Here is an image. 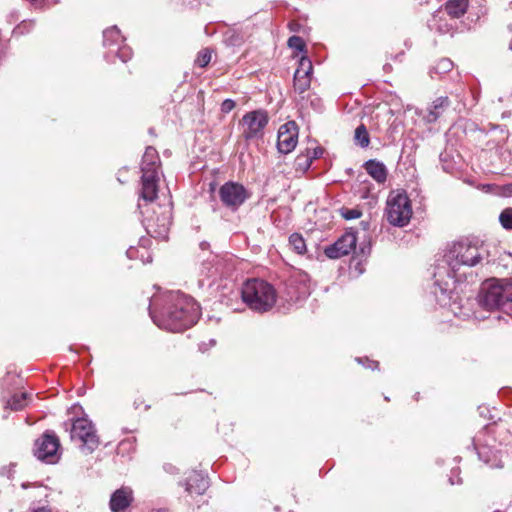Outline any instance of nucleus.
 <instances>
[{
    "mask_svg": "<svg viewBox=\"0 0 512 512\" xmlns=\"http://www.w3.org/2000/svg\"><path fill=\"white\" fill-rule=\"evenodd\" d=\"M154 308L149 307L153 322L160 328L172 332H182L197 323L200 316L199 305L180 291H169L153 300Z\"/></svg>",
    "mask_w": 512,
    "mask_h": 512,
    "instance_id": "obj_1",
    "label": "nucleus"
},
{
    "mask_svg": "<svg viewBox=\"0 0 512 512\" xmlns=\"http://www.w3.org/2000/svg\"><path fill=\"white\" fill-rule=\"evenodd\" d=\"M478 302L486 310L512 313V279H489L483 282Z\"/></svg>",
    "mask_w": 512,
    "mask_h": 512,
    "instance_id": "obj_2",
    "label": "nucleus"
},
{
    "mask_svg": "<svg viewBox=\"0 0 512 512\" xmlns=\"http://www.w3.org/2000/svg\"><path fill=\"white\" fill-rule=\"evenodd\" d=\"M241 298L251 310L263 313L275 305L277 293L267 281L253 278L243 284Z\"/></svg>",
    "mask_w": 512,
    "mask_h": 512,
    "instance_id": "obj_3",
    "label": "nucleus"
},
{
    "mask_svg": "<svg viewBox=\"0 0 512 512\" xmlns=\"http://www.w3.org/2000/svg\"><path fill=\"white\" fill-rule=\"evenodd\" d=\"M487 256L488 252L482 244L464 239L453 243L444 257L450 270L456 273L462 266L473 267Z\"/></svg>",
    "mask_w": 512,
    "mask_h": 512,
    "instance_id": "obj_4",
    "label": "nucleus"
},
{
    "mask_svg": "<svg viewBox=\"0 0 512 512\" xmlns=\"http://www.w3.org/2000/svg\"><path fill=\"white\" fill-rule=\"evenodd\" d=\"M412 216L411 203L405 193L390 194L387 199L386 217L387 221L398 227L407 225Z\"/></svg>",
    "mask_w": 512,
    "mask_h": 512,
    "instance_id": "obj_5",
    "label": "nucleus"
},
{
    "mask_svg": "<svg viewBox=\"0 0 512 512\" xmlns=\"http://www.w3.org/2000/svg\"><path fill=\"white\" fill-rule=\"evenodd\" d=\"M70 436L72 440L82 442L83 448L89 453L93 452L99 445V437L93 423L86 418H77L71 426Z\"/></svg>",
    "mask_w": 512,
    "mask_h": 512,
    "instance_id": "obj_6",
    "label": "nucleus"
},
{
    "mask_svg": "<svg viewBox=\"0 0 512 512\" xmlns=\"http://www.w3.org/2000/svg\"><path fill=\"white\" fill-rule=\"evenodd\" d=\"M250 196L242 184L233 181L224 183L219 189L222 204L231 211H236Z\"/></svg>",
    "mask_w": 512,
    "mask_h": 512,
    "instance_id": "obj_7",
    "label": "nucleus"
},
{
    "mask_svg": "<svg viewBox=\"0 0 512 512\" xmlns=\"http://www.w3.org/2000/svg\"><path fill=\"white\" fill-rule=\"evenodd\" d=\"M268 121L267 112L264 110H254L246 113L241 120L243 125L242 136L245 140L262 138Z\"/></svg>",
    "mask_w": 512,
    "mask_h": 512,
    "instance_id": "obj_8",
    "label": "nucleus"
},
{
    "mask_svg": "<svg viewBox=\"0 0 512 512\" xmlns=\"http://www.w3.org/2000/svg\"><path fill=\"white\" fill-rule=\"evenodd\" d=\"M60 441L54 431H45L41 437L35 441V456L42 461L55 463L58 459V450Z\"/></svg>",
    "mask_w": 512,
    "mask_h": 512,
    "instance_id": "obj_9",
    "label": "nucleus"
},
{
    "mask_svg": "<svg viewBox=\"0 0 512 512\" xmlns=\"http://www.w3.org/2000/svg\"><path fill=\"white\" fill-rule=\"evenodd\" d=\"M159 209V212L154 211L153 215L145 217L143 225L150 236L165 239L172 224V217L169 210Z\"/></svg>",
    "mask_w": 512,
    "mask_h": 512,
    "instance_id": "obj_10",
    "label": "nucleus"
},
{
    "mask_svg": "<svg viewBox=\"0 0 512 512\" xmlns=\"http://www.w3.org/2000/svg\"><path fill=\"white\" fill-rule=\"evenodd\" d=\"M357 237L353 229L346 231L337 241L325 247L324 253L330 259H338L356 249Z\"/></svg>",
    "mask_w": 512,
    "mask_h": 512,
    "instance_id": "obj_11",
    "label": "nucleus"
},
{
    "mask_svg": "<svg viewBox=\"0 0 512 512\" xmlns=\"http://www.w3.org/2000/svg\"><path fill=\"white\" fill-rule=\"evenodd\" d=\"M298 142V126L294 121H288L280 126L277 136V149L282 154L292 152Z\"/></svg>",
    "mask_w": 512,
    "mask_h": 512,
    "instance_id": "obj_12",
    "label": "nucleus"
},
{
    "mask_svg": "<svg viewBox=\"0 0 512 512\" xmlns=\"http://www.w3.org/2000/svg\"><path fill=\"white\" fill-rule=\"evenodd\" d=\"M312 72L313 65L311 60L304 56L301 57L293 78V86L296 92L302 94L310 88Z\"/></svg>",
    "mask_w": 512,
    "mask_h": 512,
    "instance_id": "obj_13",
    "label": "nucleus"
},
{
    "mask_svg": "<svg viewBox=\"0 0 512 512\" xmlns=\"http://www.w3.org/2000/svg\"><path fill=\"white\" fill-rule=\"evenodd\" d=\"M133 501V490L128 486H122L111 494L109 508L112 512H124Z\"/></svg>",
    "mask_w": 512,
    "mask_h": 512,
    "instance_id": "obj_14",
    "label": "nucleus"
},
{
    "mask_svg": "<svg viewBox=\"0 0 512 512\" xmlns=\"http://www.w3.org/2000/svg\"><path fill=\"white\" fill-rule=\"evenodd\" d=\"M185 491L191 497H197L203 495L209 487L208 477L199 473L197 471H193L186 479L185 483Z\"/></svg>",
    "mask_w": 512,
    "mask_h": 512,
    "instance_id": "obj_15",
    "label": "nucleus"
},
{
    "mask_svg": "<svg viewBox=\"0 0 512 512\" xmlns=\"http://www.w3.org/2000/svg\"><path fill=\"white\" fill-rule=\"evenodd\" d=\"M159 173L146 172L141 176L140 196L147 202L154 201L158 196Z\"/></svg>",
    "mask_w": 512,
    "mask_h": 512,
    "instance_id": "obj_16",
    "label": "nucleus"
},
{
    "mask_svg": "<svg viewBox=\"0 0 512 512\" xmlns=\"http://www.w3.org/2000/svg\"><path fill=\"white\" fill-rule=\"evenodd\" d=\"M469 0H448L438 11L437 14L434 15V21L439 18L441 21L440 14L446 13L452 19H458L462 17L468 9Z\"/></svg>",
    "mask_w": 512,
    "mask_h": 512,
    "instance_id": "obj_17",
    "label": "nucleus"
},
{
    "mask_svg": "<svg viewBox=\"0 0 512 512\" xmlns=\"http://www.w3.org/2000/svg\"><path fill=\"white\" fill-rule=\"evenodd\" d=\"M451 101L447 96H440L436 98L432 104L427 108V114L423 119L427 123H435L450 107Z\"/></svg>",
    "mask_w": 512,
    "mask_h": 512,
    "instance_id": "obj_18",
    "label": "nucleus"
},
{
    "mask_svg": "<svg viewBox=\"0 0 512 512\" xmlns=\"http://www.w3.org/2000/svg\"><path fill=\"white\" fill-rule=\"evenodd\" d=\"M160 164H161V161H160V157H159L157 150L152 146H148L144 152L143 157H142V162H141L142 174L146 173L148 171L159 173Z\"/></svg>",
    "mask_w": 512,
    "mask_h": 512,
    "instance_id": "obj_19",
    "label": "nucleus"
},
{
    "mask_svg": "<svg viewBox=\"0 0 512 512\" xmlns=\"http://www.w3.org/2000/svg\"><path fill=\"white\" fill-rule=\"evenodd\" d=\"M364 168L377 183L382 184L386 181L388 171L382 162L370 159L365 162Z\"/></svg>",
    "mask_w": 512,
    "mask_h": 512,
    "instance_id": "obj_20",
    "label": "nucleus"
},
{
    "mask_svg": "<svg viewBox=\"0 0 512 512\" xmlns=\"http://www.w3.org/2000/svg\"><path fill=\"white\" fill-rule=\"evenodd\" d=\"M123 43V37L120 30L116 27H110L103 32V44L105 47L116 46L117 48Z\"/></svg>",
    "mask_w": 512,
    "mask_h": 512,
    "instance_id": "obj_21",
    "label": "nucleus"
},
{
    "mask_svg": "<svg viewBox=\"0 0 512 512\" xmlns=\"http://www.w3.org/2000/svg\"><path fill=\"white\" fill-rule=\"evenodd\" d=\"M354 141L357 145H359L361 148H366L369 146L370 143V137L367 128L364 124H360L355 129L354 134Z\"/></svg>",
    "mask_w": 512,
    "mask_h": 512,
    "instance_id": "obj_22",
    "label": "nucleus"
},
{
    "mask_svg": "<svg viewBox=\"0 0 512 512\" xmlns=\"http://www.w3.org/2000/svg\"><path fill=\"white\" fill-rule=\"evenodd\" d=\"M27 393L14 394L7 401V407L14 411L22 410L26 406Z\"/></svg>",
    "mask_w": 512,
    "mask_h": 512,
    "instance_id": "obj_23",
    "label": "nucleus"
},
{
    "mask_svg": "<svg viewBox=\"0 0 512 512\" xmlns=\"http://www.w3.org/2000/svg\"><path fill=\"white\" fill-rule=\"evenodd\" d=\"M289 245L298 254H304L306 252L305 240L299 233H293L292 235H290Z\"/></svg>",
    "mask_w": 512,
    "mask_h": 512,
    "instance_id": "obj_24",
    "label": "nucleus"
},
{
    "mask_svg": "<svg viewBox=\"0 0 512 512\" xmlns=\"http://www.w3.org/2000/svg\"><path fill=\"white\" fill-rule=\"evenodd\" d=\"M312 162L306 153L299 154L294 161L295 170L305 173L310 168Z\"/></svg>",
    "mask_w": 512,
    "mask_h": 512,
    "instance_id": "obj_25",
    "label": "nucleus"
},
{
    "mask_svg": "<svg viewBox=\"0 0 512 512\" xmlns=\"http://www.w3.org/2000/svg\"><path fill=\"white\" fill-rule=\"evenodd\" d=\"M453 68V62L450 60V59H447V58H443L441 60H439L437 62V64L432 68L430 69V73H435V74H445L449 71H451Z\"/></svg>",
    "mask_w": 512,
    "mask_h": 512,
    "instance_id": "obj_26",
    "label": "nucleus"
},
{
    "mask_svg": "<svg viewBox=\"0 0 512 512\" xmlns=\"http://www.w3.org/2000/svg\"><path fill=\"white\" fill-rule=\"evenodd\" d=\"M211 61V50L208 48H204L198 52V55L195 59V65L204 68Z\"/></svg>",
    "mask_w": 512,
    "mask_h": 512,
    "instance_id": "obj_27",
    "label": "nucleus"
},
{
    "mask_svg": "<svg viewBox=\"0 0 512 512\" xmlns=\"http://www.w3.org/2000/svg\"><path fill=\"white\" fill-rule=\"evenodd\" d=\"M499 221L503 228L507 230L512 229V209H505L499 216Z\"/></svg>",
    "mask_w": 512,
    "mask_h": 512,
    "instance_id": "obj_28",
    "label": "nucleus"
},
{
    "mask_svg": "<svg viewBox=\"0 0 512 512\" xmlns=\"http://www.w3.org/2000/svg\"><path fill=\"white\" fill-rule=\"evenodd\" d=\"M340 214L346 220L357 219L362 216V212L358 208L350 209L343 207L340 209Z\"/></svg>",
    "mask_w": 512,
    "mask_h": 512,
    "instance_id": "obj_29",
    "label": "nucleus"
},
{
    "mask_svg": "<svg viewBox=\"0 0 512 512\" xmlns=\"http://www.w3.org/2000/svg\"><path fill=\"white\" fill-rule=\"evenodd\" d=\"M288 46L292 49L303 51L306 44L302 37L293 35L288 39Z\"/></svg>",
    "mask_w": 512,
    "mask_h": 512,
    "instance_id": "obj_30",
    "label": "nucleus"
},
{
    "mask_svg": "<svg viewBox=\"0 0 512 512\" xmlns=\"http://www.w3.org/2000/svg\"><path fill=\"white\" fill-rule=\"evenodd\" d=\"M34 26L33 21H22L19 25H17L13 30V35L21 36L27 32H29Z\"/></svg>",
    "mask_w": 512,
    "mask_h": 512,
    "instance_id": "obj_31",
    "label": "nucleus"
},
{
    "mask_svg": "<svg viewBox=\"0 0 512 512\" xmlns=\"http://www.w3.org/2000/svg\"><path fill=\"white\" fill-rule=\"evenodd\" d=\"M110 52H115V54L122 62H127L132 55L130 48L126 46H119L116 50L111 49Z\"/></svg>",
    "mask_w": 512,
    "mask_h": 512,
    "instance_id": "obj_32",
    "label": "nucleus"
},
{
    "mask_svg": "<svg viewBox=\"0 0 512 512\" xmlns=\"http://www.w3.org/2000/svg\"><path fill=\"white\" fill-rule=\"evenodd\" d=\"M305 153L310 158L311 162H313V160L318 159L323 155L324 149L320 146H317L313 149H306Z\"/></svg>",
    "mask_w": 512,
    "mask_h": 512,
    "instance_id": "obj_33",
    "label": "nucleus"
},
{
    "mask_svg": "<svg viewBox=\"0 0 512 512\" xmlns=\"http://www.w3.org/2000/svg\"><path fill=\"white\" fill-rule=\"evenodd\" d=\"M235 101L232 99H225L221 104V111L223 113H229L235 108Z\"/></svg>",
    "mask_w": 512,
    "mask_h": 512,
    "instance_id": "obj_34",
    "label": "nucleus"
},
{
    "mask_svg": "<svg viewBox=\"0 0 512 512\" xmlns=\"http://www.w3.org/2000/svg\"><path fill=\"white\" fill-rule=\"evenodd\" d=\"M436 29L440 32V33H448L450 32L452 29H453V25L452 24H441L439 23L436 27Z\"/></svg>",
    "mask_w": 512,
    "mask_h": 512,
    "instance_id": "obj_35",
    "label": "nucleus"
},
{
    "mask_svg": "<svg viewBox=\"0 0 512 512\" xmlns=\"http://www.w3.org/2000/svg\"><path fill=\"white\" fill-rule=\"evenodd\" d=\"M163 469L169 474H175L178 472L177 467L170 463L164 464Z\"/></svg>",
    "mask_w": 512,
    "mask_h": 512,
    "instance_id": "obj_36",
    "label": "nucleus"
},
{
    "mask_svg": "<svg viewBox=\"0 0 512 512\" xmlns=\"http://www.w3.org/2000/svg\"><path fill=\"white\" fill-rule=\"evenodd\" d=\"M30 512H51V510L46 507H39L31 509Z\"/></svg>",
    "mask_w": 512,
    "mask_h": 512,
    "instance_id": "obj_37",
    "label": "nucleus"
},
{
    "mask_svg": "<svg viewBox=\"0 0 512 512\" xmlns=\"http://www.w3.org/2000/svg\"><path fill=\"white\" fill-rule=\"evenodd\" d=\"M366 361L369 362V366L368 367L373 369V370L377 369L378 366H379V362H377V361H371V360H368V359H366Z\"/></svg>",
    "mask_w": 512,
    "mask_h": 512,
    "instance_id": "obj_38",
    "label": "nucleus"
},
{
    "mask_svg": "<svg viewBox=\"0 0 512 512\" xmlns=\"http://www.w3.org/2000/svg\"><path fill=\"white\" fill-rule=\"evenodd\" d=\"M142 404H143V400L140 398L136 399L133 403L135 409H139L140 405H142Z\"/></svg>",
    "mask_w": 512,
    "mask_h": 512,
    "instance_id": "obj_39",
    "label": "nucleus"
},
{
    "mask_svg": "<svg viewBox=\"0 0 512 512\" xmlns=\"http://www.w3.org/2000/svg\"><path fill=\"white\" fill-rule=\"evenodd\" d=\"M135 250L133 248H130L127 250V255L129 258H132L134 255Z\"/></svg>",
    "mask_w": 512,
    "mask_h": 512,
    "instance_id": "obj_40",
    "label": "nucleus"
},
{
    "mask_svg": "<svg viewBox=\"0 0 512 512\" xmlns=\"http://www.w3.org/2000/svg\"><path fill=\"white\" fill-rule=\"evenodd\" d=\"M152 512H170L168 509H157V510H154Z\"/></svg>",
    "mask_w": 512,
    "mask_h": 512,
    "instance_id": "obj_41",
    "label": "nucleus"
},
{
    "mask_svg": "<svg viewBox=\"0 0 512 512\" xmlns=\"http://www.w3.org/2000/svg\"><path fill=\"white\" fill-rule=\"evenodd\" d=\"M506 188L509 193H512V183L508 184Z\"/></svg>",
    "mask_w": 512,
    "mask_h": 512,
    "instance_id": "obj_42",
    "label": "nucleus"
},
{
    "mask_svg": "<svg viewBox=\"0 0 512 512\" xmlns=\"http://www.w3.org/2000/svg\"><path fill=\"white\" fill-rule=\"evenodd\" d=\"M361 224L364 226V229H366L368 227V223L367 222L361 221Z\"/></svg>",
    "mask_w": 512,
    "mask_h": 512,
    "instance_id": "obj_43",
    "label": "nucleus"
},
{
    "mask_svg": "<svg viewBox=\"0 0 512 512\" xmlns=\"http://www.w3.org/2000/svg\"><path fill=\"white\" fill-rule=\"evenodd\" d=\"M150 409V405H145L144 410L147 411Z\"/></svg>",
    "mask_w": 512,
    "mask_h": 512,
    "instance_id": "obj_44",
    "label": "nucleus"
},
{
    "mask_svg": "<svg viewBox=\"0 0 512 512\" xmlns=\"http://www.w3.org/2000/svg\"><path fill=\"white\" fill-rule=\"evenodd\" d=\"M201 246H202L203 248H206V243H201Z\"/></svg>",
    "mask_w": 512,
    "mask_h": 512,
    "instance_id": "obj_45",
    "label": "nucleus"
},
{
    "mask_svg": "<svg viewBox=\"0 0 512 512\" xmlns=\"http://www.w3.org/2000/svg\"><path fill=\"white\" fill-rule=\"evenodd\" d=\"M201 246H202L203 248H206V243H201Z\"/></svg>",
    "mask_w": 512,
    "mask_h": 512,
    "instance_id": "obj_46",
    "label": "nucleus"
},
{
    "mask_svg": "<svg viewBox=\"0 0 512 512\" xmlns=\"http://www.w3.org/2000/svg\"><path fill=\"white\" fill-rule=\"evenodd\" d=\"M509 48H510V49L512 50V43H510V46H509Z\"/></svg>",
    "mask_w": 512,
    "mask_h": 512,
    "instance_id": "obj_47",
    "label": "nucleus"
}]
</instances>
